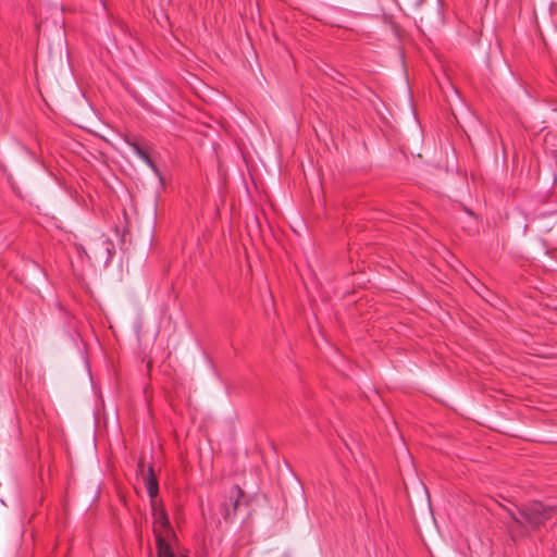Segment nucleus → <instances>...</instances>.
Returning a JSON list of instances; mask_svg holds the SVG:
<instances>
[{"label":"nucleus","mask_w":557,"mask_h":557,"mask_svg":"<svg viewBox=\"0 0 557 557\" xmlns=\"http://www.w3.org/2000/svg\"><path fill=\"white\" fill-rule=\"evenodd\" d=\"M202 127H203L202 131H198L199 134H201L203 137H207V138L213 137V134L211 132H213L214 129L211 125L202 126Z\"/></svg>","instance_id":"nucleus-7"},{"label":"nucleus","mask_w":557,"mask_h":557,"mask_svg":"<svg viewBox=\"0 0 557 557\" xmlns=\"http://www.w3.org/2000/svg\"><path fill=\"white\" fill-rule=\"evenodd\" d=\"M170 528V521L168 515L163 508L153 507V532L156 539L163 536L164 532H168Z\"/></svg>","instance_id":"nucleus-2"},{"label":"nucleus","mask_w":557,"mask_h":557,"mask_svg":"<svg viewBox=\"0 0 557 557\" xmlns=\"http://www.w3.org/2000/svg\"><path fill=\"white\" fill-rule=\"evenodd\" d=\"M181 557H188V556H186V555H182Z\"/></svg>","instance_id":"nucleus-8"},{"label":"nucleus","mask_w":557,"mask_h":557,"mask_svg":"<svg viewBox=\"0 0 557 557\" xmlns=\"http://www.w3.org/2000/svg\"><path fill=\"white\" fill-rule=\"evenodd\" d=\"M230 495H231V497H236V502L234 504V509H236L238 498L243 496V492L239 488V486H233L230 491Z\"/></svg>","instance_id":"nucleus-6"},{"label":"nucleus","mask_w":557,"mask_h":557,"mask_svg":"<svg viewBox=\"0 0 557 557\" xmlns=\"http://www.w3.org/2000/svg\"><path fill=\"white\" fill-rule=\"evenodd\" d=\"M126 143L131 146L134 153H136L138 156V158H140L149 168H151V170L160 177V180H162L161 174H160L157 165L152 161L149 152L145 148H141L138 145V141H126Z\"/></svg>","instance_id":"nucleus-3"},{"label":"nucleus","mask_w":557,"mask_h":557,"mask_svg":"<svg viewBox=\"0 0 557 557\" xmlns=\"http://www.w3.org/2000/svg\"><path fill=\"white\" fill-rule=\"evenodd\" d=\"M503 508L510 518L507 530L512 541L529 536L531 532L536 531L549 520L555 512L554 506L545 505L539 500H532L521 506H504Z\"/></svg>","instance_id":"nucleus-1"},{"label":"nucleus","mask_w":557,"mask_h":557,"mask_svg":"<svg viewBox=\"0 0 557 557\" xmlns=\"http://www.w3.org/2000/svg\"><path fill=\"white\" fill-rule=\"evenodd\" d=\"M158 481L153 473L152 467L148 469V478H147V492L151 498L158 495Z\"/></svg>","instance_id":"nucleus-4"},{"label":"nucleus","mask_w":557,"mask_h":557,"mask_svg":"<svg viewBox=\"0 0 557 557\" xmlns=\"http://www.w3.org/2000/svg\"><path fill=\"white\" fill-rule=\"evenodd\" d=\"M157 548L159 557H174L170 544L165 541L163 536H158Z\"/></svg>","instance_id":"nucleus-5"}]
</instances>
